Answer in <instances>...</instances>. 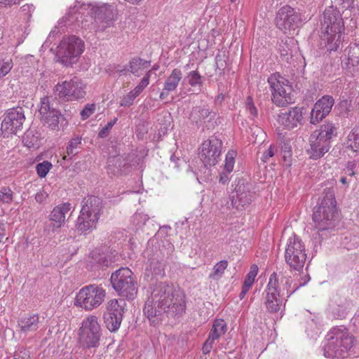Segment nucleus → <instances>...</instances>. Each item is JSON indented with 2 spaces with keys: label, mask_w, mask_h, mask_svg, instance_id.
Here are the masks:
<instances>
[{
  "label": "nucleus",
  "mask_w": 359,
  "mask_h": 359,
  "mask_svg": "<svg viewBox=\"0 0 359 359\" xmlns=\"http://www.w3.org/2000/svg\"><path fill=\"white\" fill-rule=\"evenodd\" d=\"M186 310L184 295L172 284L159 282L154 285L147 299L143 312L151 325H158L165 317L179 318Z\"/></svg>",
  "instance_id": "f257e3e1"
},
{
  "label": "nucleus",
  "mask_w": 359,
  "mask_h": 359,
  "mask_svg": "<svg viewBox=\"0 0 359 359\" xmlns=\"http://www.w3.org/2000/svg\"><path fill=\"white\" fill-rule=\"evenodd\" d=\"M334 191L332 188L325 189L323 197L313 208V221L318 231L333 229L339 222Z\"/></svg>",
  "instance_id": "f03ea898"
},
{
  "label": "nucleus",
  "mask_w": 359,
  "mask_h": 359,
  "mask_svg": "<svg viewBox=\"0 0 359 359\" xmlns=\"http://www.w3.org/2000/svg\"><path fill=\"white\" fill-rule=\"evenodd\" d=\"M344 22L340 11L332 6L324 11L321 22V45L327 50L336 51L342 41Z\"/></svg>",
  "instance_id": "7ed1b4c3"
},
{
  "label": "nucleus",
  "mask_w": 359,
  "mask_h": 359,
  "mask_svg": "<svg viewBox=\"0 0 359 359\" xmlns=\"http://www.w3.org/2000/svg\"><path fill=\"white\" fill-rule=\"evenodd\" d=\"M354 337L344 327H336L330 330L323 346L324 355L332 359L344 358L353 346Z\"/></svg>",
  "instance_id": "20e7f679"
},
{
  "label": "nucleus",
  "mask_w": 359,
  "mask_h": 359,
  "mask_svg": "<svg viewBox=\"0 0 359 359\" xmlns=\"http://www.w3.org/2000/svg\"><path fill=\"white\" fill-rule=\"evenodd\" d=\"M81 209L76 226L81 233L92 231L97 227L102 212V201L95 196H88L81 202Z\"/></svg>",
  "instance_id": "39448f33"
},
{
  "label": "nucleus",
  "mask_w": 359,
  "mask_h": 359,
  "mask_svg": "<svg viewBox=\"0 0 359 359\" xmlns=\"http://www.w3.org/2000/svg\"><path fill=\"white\" fill-rule=\"evenodd\" d=\"M267 81L271 92V101L274 104L283 107L294 102L292 87L287 79L276 73L271 75Z\"/></svg>",
  "instance_id": "423d86ee"
},
{
  "label": "nucleus",
  "mask_w": 359,
  "mask_h": 359,
  "mask_svg": "<svg viewBox=\"0 0 359 359\" xmlns=\"http://www.w3.org/2000/svg\"><path fill=\"white\" fill-rule=\"evenodd\" d=\"M111 283L118 294L128 300L134 299L137 294V282L132 271L128 267L116 270L111 276Z\"/></svg>",
  "instance_id": "0eeeda50"
},
{
  "label": "nucleus",
  "mask_w": 359,
  "mask_h": 359,
  "mask_svg": "<svg viewBox=\"0 0 359 359\" xmlns=\"http://www.w3.org/2000/svg\"><path fill=\"white\" fill-rule=\"evenodd\" d=\"M86 83L80 78L74 76L69 80L58 83L54 87V93L60 100L66 102L79 101L86 95Z\"/></svg>",
  "instance_id": "6e6552de"
},
{
  "label": "nucleus",
  "mask_w": 359,
  "mask_h": 359,
  "mask_svg": "<svg viewBox=\"0 0 359 359\" xmlns=\"http://www.w3.org/2000/svg\"><path fill=\"white\" fill-rule=\"evenodd\" d=\"M90 9V20H93L90 26L87 24L88 20H82L81 23L83 27L95 31H104L107 27H109L112 22L114 20L115 12L114 8L111 5L103 4L102 6L88 5Z\"/></svg>",
  "instance_id": "1a4fd4ad"
},
{
  "label": "nucleus",
  "mask_w": 359,
  "mask_h": 359,
  "mask_svg": "<svg viewBox=\"0 0 359 359\" xmlns=\"http://www.w3.org/2000/svg\"><path fill=\"white\" fill-rule=\"evenodd\" d=\"M101 336V327L95 316L90 315L83 320L79 329V341L83 348L97 347Z\"/></svg>",
  "instance_id": "9d476101"
},
{
  "label": "nucleus",
  "mask_w": 359,
  "mask_h": 359,
  "mask_svg": "<svg viewBox=\"0 0 359 359\" xmlns=\"http://www.w3.org/2000/svg\"><path fill=\"white\" fill-rule=\"evenodd\" d=\"M105 296V290L101 286L89 285L82 287L77 293L75 305L86 311H91L102 304Z\"/></svg>",
  "instance_id": "9b49d317"
},
{
  "label": "nucleus",
  "mask_w": 359,
  "mask_h": 359,
  "mask_svg": "<svg viewBox=\"0 0 359 359\" xmlns=\"http://www.w3.org/2000/svg\"><path fill=\"white\" fill-rule=\"evenodd\" d=\"M306 257L305 245L302 239L296 235L290 237L285 252V262L292 269L300 271L304 266Z\"/></svg>",
  "instance_id": "f8f14e48"
},
{
  "label": "nucleus",
  "mask_w": 359,
  "mask_h": 359,
  "mask_svg": "<svg viewBox=\"0 0 359 359\" xmlns=\"http://www.w3.org/2000/svg\"><path fill=\"white\" fill-rule=\"evenodd\" d=\"M83 41L75 36L65 39L58 46L57 55L65 66L74 63L76 58L83 52Z\"/></svg>",
  "instance_id": "ddd939ff"
},
{
  "label": "nucleus",
  "mask_w": 359,
  "mask_h": 359,
  "mask_svg": "<svg viewBox=\"0 0 359 359\" xmlns=\"http://www.w3.org/2000/svg\"><path fill=\"white\" fill-rule=\"evenodd\" d=\"M52 101L53 99L49 96L41 98L39 104V118L43 126L51 130H58L60 120L62 115L60 110L54 107Z\"/></svg>",
  "instance_id": "4468645a"
},
{
  "label": "nucleus",
  "mask_w": 359,
  "mask_h": 359,
  "mask_svg": "<svg viewBox=\"0 0 359 359\" xmlns=\"http://www.w3.org/2000/svg\"><path fill=\"white\" fill-rule=\"evenodd\" d=\"M275 20L276 27L286 34L299 28L304 19L294 8L285 6L278 10Z\"/></svg>",
  "instance_id": "2eb2a0df"
},
{
  "label": "nucleus",
  "mask_w": 359,
  "mask_h": 359,
  "mask_svg": "<svg viewBox=\"0 0 359 359\" xmlns=\"http://www.w3.org/2000/svg\"><path fill=\"white\" fill-rule=\"evenodd\" d=\"M222 142L216 137L204 141L201 147L199 157L205 167L217 164L222 152Z\"/></svg>",
  "instance_id": "dca6fc26"
},
{
  "label": "nucleus",
  "mask_w": 359,
  "mask_h": 359,
  "mask_svg": "<svg viewBox=\"0 0 359 359\" xmlns=\"http://www.w3.org/2000/svg\"><path fill=\"white\" fill-rule=\"evenodd\" d=\"M25 120V112L22 107L9 109L4 115L1 129L8 134H16L22 129Z\"/></svg>",
  "instance_id": "f3484780"
},
{
  "label": "nucleus",
  "mask_w": 359,
  "mask_h": 359,
  "mask_svg": "<svg viewBox=\"0 0 359 359\" xmlns=\"http://www.w3.org/2000/svg\"><path fill=\"white\" fill-rule=\"evenodd\" d=\"M144 257L147 259L146 271L155 276H163L165 271V253L156 247L149 246L144 252Z\"/></svg>",
  "instance_id": "a211bd4d"
},
{
  "label": "nucleus",
  "mask_w": 359,
  "mask_h": 359,
  "mask_svg": "<svg viewBox=\"0 0 359 359\" xmlns=\"http://www.w3.org/2000/svg\"><path fill=\"white\" fill-rule=\"evenodd\" d=\"M278 283V278L273 276L272 278H269L266 288L264 292V304L268 312L276 313L278 312L283 305V297L284 296L280 294L276 290Z\"/></svg>",
  "instance_id": "6ab92c4d"
},
{
  "label": "nucleus",
  "mask_w": 359,
  "mask_h": 359,
  "mask_svg": "<svg viewBox=\"0 0 359 359\" xmlns=\"http://www.w3.org/2000/svg\"><path fill=\"white\" fill-rule=\"evenodd\" d=\"M71 208L72 205L69 203H63L55 206L48 216L50 223L46 226L45 231L54 233L63 226L65 215Z\"/></svg>",
  "instance_id": "aec40b11"
},
{
  "label": "nucleus",
  "mask_w": 359,
  "mask_h": 359,
  "mask_svg": "<svg viewBox=\"0 0 359 359\" xmlns=\"http://www.w3.org/2000/svg\"><path fill=\"white\" fill-rule=\"evenodd\" d=\"M334 103V98L330 95H324L314 104L311 112V123L316 124L327 116Z\"/></svg>",
  "instance_id": "412c9836"
},
{
  "label": "nucleus",
  "mask_w": 359,
  "mask_h": 359,
  "mask_svg": "<svg viewBox=\"0 0 359 359\" xmlns=\"http://www.w3.org/2000/svg\"><path fill=\"white\" fill-rule=\"evenodd\" d=\"M319 134L312 133L309 137V148L307 149V153L309 157L316 160L323 157L330 148V143L319 136Z\"/></svg>",
  "instance_id": "4be33fe9"
},
{
  "label": "nucleus",
  "mask_w": 359,
  "mask_h": 359,
  "mask_svg": "<svg viewBox=\"0 0 359 359\" xmlns=\"http://www.w3.org/2000/svg\"><path fill=\"white\" fill-rule=\"evenodd\" d=\"M273 276H276V278H278V283L276 287L277 292L283 296H286L287 298L293 294L300 286L304 285V284H300L299 285L293 284V280L291 276H287L283 272H273L270 276L269 278H272Z\"/></svg>",
  "instance_id": "5701e85b"
},
{
  "label": "nucleus",
  "mask_w": 359,
  "mask_h": 359,
  "mask_svg": "<svg viewBox=\"0 0 359 359\" xmlns=\"http://www.w3.org/2000/svg\"><path fill=\"white\" fill-rule=\"evenodd\" d=\"M303 119L302 109L294 107L288 111L278 115V123L287 129H293L300 124Z\"/></svg>",
  "instance_id": "b1692460"
},
{
  "label": "nucleus",
  "mask_w": 359,
  "mask_h": 359,
  "mask_svg": "<svg viewBox=\"0 0 359 359\" xmlns=\"http://www.w3.org/2000/svg\"><path fill=\"white\" fill-rule=\"evenodd\" d=\"M39 316L38 314L25 316L18 322V326L22 333L27 334L36 331L39 327Z\"/></svg>",
  "instance_id": "393cba45"
},
{
  "label": "nucleus",
  "mask_w": 359,
  "mask_h": 359,
  "mask_svg": "<svg viewBox=\"0 0 359 359\" xmlns=\"http://www.w3.org/2000/svg\"><path fill=\"white\" fill-rule=\"evenodd\" d=\"M126 303L123 299H113L109 300L106 304V311L104 314L117 316L123 318L126 310Z\"/></svg>",
  "instance_id": "a878e982"
},
{
  "label": "nucleus",
  "mask_w": 359,
  "mask_h": 359,
  "mask_svg": "<svg viewBox=\"0 0 359 359\" xmlns=\"http://www.w3.org/2000/svg\"><path fill=\"white\" fill-rule=\"evenodd\" d=\"M251 195L245 191L241 187L236 189L235 193L231 196V205L236 209H240L251 201Z\"/></svg>",
  "instance_id": "bb28decb"
},
{
  "label": "nucleus",
  "mask_w": 359,
  "mask_h": 359,
  "mask_svg": "<svg viewBox=\"0 0 359 359\" xmlns=\"http://www.w3.org/2000/svg\"><path fill=\"white\" fill-rule=\"evenodd\" d=\"M182 78V71L177 68L174 69L167 77L164 83V90L174 91L177 89Z\"/></svg>",
  "instance_id": "cd10ccee"
},
{
  "label": "nucleus",
  "mask_w": 359,
  "mask_h": 359,
  "mask_svg": "<svg viewBox=\"0 0 359 359\" xmlns=\"http://www.w3.org/2000/svg\"><path fill=\"white\" fill-rule=\"evenodd\" d=\"M41 134L36 130H28L23 136L25 146L29 149H36L40 145Z\"/></svg>",
  "instance_id": "c85d7f7f"
},
{
  "label": "nucleus",
  "mask_w": 359,
  "mask_h": 359,
  "mask_svg": "<svg viewBox=\"0 0 359 359\" xmlns=\"http://www.w3.org/2000/svg\"><path fill=\"white\" fill-rule=\"evenodd\" d=\"M346 149L355 153V156L359 154V128H354L348 134L346 141Z\"/></svg>",
  "instance_id": "c756f323"
},
{
  "label": "nucleus",
  "mask_w": 359,
  "mask_h": 359,
  "mask_svg": "<svg viewBox=\"0 0 359 359\" xmlns=\"http://www.w3.org/2000/svg\"><path fill=\"white\" fill-rule=\"evenodd\" d=\"M315 133L319 134L320 137L326 139L329 141L332 138L333 136L337 135V128L332 123H325L322 125L318 130L313 131Z\"/></svg>",
  "instance_id": "7c9ffc66"
},
{
  "label": "nucleus",
  "mask_w": 359,
  "mask_h": 359,
  "mask_svg": "<svg viewBox=\"0 0 359 359\" xmlns=\"http://www.w3.org/2000/svg\"><path fill=\"white\" fill-rule=\"evenodd\" d=\"M227 331V325L223 319L215 320L209 334L217 340Z\"/></svg>",
  "instance_id": "2f4dec72"
},
{
  "label": "nucleus",
  "mask_w": 359,
  "mask_h": 359,
  "mask_svg": "<svg viewBox=\"0 0 359 359\" xmlns=\"http://www.w3.org/2000/svg\"><path fill=\"white\" fill-rule=\"evenodd\" d=\"M104 323L106 327L111 332H116L122 323L123 318L117 316L103 314Z\"/></svg>",
  "instance_id": "473e14b6"
},
{
  "label": "nucleus",
  "mask_w": 359,
  "mask_h": 359,
  "mask_svg": "<svg viewBox=\"0 0 359 359\" xmlns=\"http://www.w3.org/2000/svg\"><path fill=\"white\" fill-rule=\"evenodd\" d=\"M292 42L293 39H289L285 41H282L279 45V52L280 54V57L287 62H289L290 60L292 59L293 56V50L290 45V43H292Z\"/></svg>",
  "instance_id": "72a5a7b5"
},
{
  "label": "nucleus",
  "mask_w": 359,
  "mask_h": 359,
  "mask_svg": "<svg viewBox=\"0 0 359 359\" xmlns=\"http://www.w3.org/2000/svg\"><path fill=\"white\" fill-rule=\"evenodd\" d=\"M149 63V61L140 57H134L129 62L128 70L133 74L138 75L139 72L146 68Z\"/></svg>",
  "instance_id": "f704fd0d"
},
{
  "label": "nucleus",
  "mask_w": 359,
  "mask_h": 359,
  "mask_svg": "<svg viewBox=\"0 0 359 359\" xmlns=\"http://www.w3.org/2000/svg\"><path fill=\"white\" fill-rule=\"evenodd\" d=\"M228 265L229 263L226 260H222L216 263L213 266L212 273L209 275V278L216 280L220 279L223 276Z\"/></svg>",
  "instance_id": "c9c22d12"
},
{
  "label": "nucleus",
  "mask_w": 359,
  "mask_h": 359,
  "mask_svg": "<svg viewBox=\"0 0 359 359\" xmlns=\"http://www.w3.org/2000/svg\"><path fill=\"white\" fill-rule=\"evenodd\" d=\"M82 138L76 136L72 138L67 146V156L72 157L76 156L81 148Z\"/></svg>",
  "instance_id": "e433bc0d"
},
{
  "label": "nucleus",
  "mask_w": 359,
  "mask_h": 359,
  "mask_svg": "<svg viewBox=\"0 0 359 359\" xmlns=\"http://www.w3.org/2000/svg\"><path fill=\"white\" fill-rule=\"evenodd\" d=\"M348 56V64H351L353 67L359 65V43L350 44Z\"/></svg>",
  "instance_id": "4c0bfd02"
},
{
  "label": "nucleus",
  "mask_w": 359,
  "mask_h": 359,
  "mask_svg": "<svg viewBox=\"0 0 359 359\" xmlns=\"http://www.w3.org/2000/svg\"><path fill=\"white\" fill-rule=\"evenodd\" d=\"M348 307L349 304L346 300H340V304L332 306V313L337 318H344L347 315Z\"/></svg>",
  "instance_id": "58836bf2"
},
{
  "label": "nucleus",
  "mask_w": 359,
  "mask_h": 359,
  "mask_svg": "<svg viewBox=\"0 0 359 359\" xmlns=\"http://www.w3.org/2000/svg\"><path fill=\"white\" fill-rule=\"evenodd\" d=\"M151 71H148L144 77L142 79L138 85L131 91L137 97L144 90V89L149 85L151 77Z\"/></svg>",
  "instance_id": "ea45409f"
},
{
  "label": "nucleus",
  "mask_w": 359,
  "mask_h": 359,
  "mask_svg": "<svg viewBox=\"0 0 359 359\" xmlns=\"http://www.w3.org/2000/svg\"><path fill=\"white\" fill-rule=\"evenodd\" d=\"M35 10V7L33 4H25L20 7V16L22 20L29 22L32 18V13Z\"/></svg>",
  "instance_id": "a19ab883"
},
{
  "label": "nucleus",
  "mask_w": 359,
  "mask_h": 359,
  "mask_svg": "<svg viewBox=\"0 0 359 359\" xmlns=\"http://www.w3.org/2000/svg\"><path fill=\"white\" fill-rule=\"evenodd\" d=\"M236 155L237 153L234 150H230L227 152L224 164V169L227 173H230L233 170Z\"/></svg>",
  "instance_id": "79ce46f5"
},
{
  "label": "nucleus",
  "mask_w": 359,
  "mask_h": 359,
  "mask_svg": "<svg viewBox=\"0 0 359 359\" xmlns=\"http://www.w3.org/2000/svg\"><path fill=\"white\" fill-rule=\"evenodd\" d=\"M258 273V266L256 264H252L250 266V271L245 276L243 285L245 287H251L255 282V278Z\"/></svg>",
  "instance_id": "37998d69"
},
{
  "label": "nucleus",
  "mask_w": 359,
  "mask_h": 359,
  "mask_svg": "<svg viewBox=\"0 0 359 359\" xmlns=\"http://www.w3.org/2000/svg\"><path fill=\"white\" fill-rule=\"evenodd\" d=\"M148 219L149 216L142 212H136L132 217V222L137 228L142 227Z\"/></svg>",
  "instance_id": "c03bdc74"
},
{
  "label": "nucleus",
  "mask_w": 359,
  "mask_h": 359,
  "mask_svg": "<svg viewBox=\"0 0 359 359\" xmlns=\"http://www.w3.org/2000/svg\"><path fill=\"white\" fill-rule=\"evenodd\" d=\"M186 79H187L188 83L193 87L201 86L202 83V76L196 70L189 72Z\"/></svg>",
  "instance_id": "a18cd8bd"
},
{
  "label": "nucleus",
  "mask_w": 359,
  "mask_h": 359,
  "mask_svg": "<svg viewBox=\"0 0 359 359\" xmlns=\"http://www.w3.org/2000/svg\"><path fill=\"white\" fill-rule=\"evenodd\" d=\"M53 165L50 162L48 161H43L41 163H39L36 166V170L38 175L40 177H45L50 170L52 168Z\"/></svg>",
  "instance_id": "49530a36"
},
{
  "label": "nucleus",
  "mask_w": 359,
  "mask_h": 359,
  "mask_svg": "<svg viewBox=\"0 0 359 359\" xmlns=\"http://www.w3.org/2000/svg\"><path fill=\"white\" fill-rule=\"evenodd\" d=\"M13 192L9 187H2L0 190V202L10 203L13 201Z\"/></svg>",
  "instance_id": "de8ad7c7"
},
{
  "label": "nucleus",
  "mask_w": 359,
  "mask_h": 359,
  "mask_svg": "<svg viewBox=\"0 0 359 359\" xmlns=\"http://www.w3.org/2000/svg\"><path fill=\"white\" fill-rule=\"evenodd\" d=\"M246 110L249 114V118L254 119L258 116V111L257 107L255 106L252 99L251 97H248L246 100Z\"/></svg>",
  "instance_id": "09e8293b"
},
{
  "label": "nucleus",
  "mask_w": 359,
  "mask_h": 359,
  "mask_svg": "<svg viewBox=\"0 0 359 359\" xmlns=\"http://www.w3.org/2000/svg\"><path fill=\"white\" fill-rule=\"evenodd\" d=\"M13 65V64L11 59L6 61H0V79L8 74Z\"/></svg>",
  "instance_id": "8fccbe9b"
},
{
  "label": "nucleus",
  "mask_w": 359,
  "mask_h": 359,
  "mask_svg": "<svg viewBox=\"0 0 359 359\" xmlns=\"http://www.w3.org/2000/svg\"><path fill=\"white\" fill-rule=\"evenodd\" d=\"M137 96L130 90L127 95H124L120 102L121 107H130L133 104L134 100Z\"/></svg>",
  "instance_id": "3c124183"
},
{
  "label": "nucleus",
  "mask_w": 359,
  "mask_h": 359,
  "mask_svg": "<svg viewBox=\"0 0 359 359\" xmlns=\"http://www.w3.org/2000/svg\"><path fill=\"white\" fill-rule=\"evenodd\" d=\"M118 118L116 117L114 118L113 120L110 121L107 123V124L102 128V130L98 133V137L100 138H104L107 137L109 134V132L112 127L115 125Z\"/></svg>",
  "instance_id": "603ef678"
},
{
  "label": "nucleus",
  "mask_w": 359,
  "mask_h": 359,
  "mask_svg": "<svg viewBox=\"0 0 359 359\" xmlns=\"http://www.w3.org/2000/svg\"><path fill=\"white\" fill-rule=\"evenodd\" d=\"M95 105L94 104H87L81 111L80 115L82 120L88 118L95 111Z\"/></svg>",
  "instance_id": "864d4df0"
},
{
  "label": "nucleus",
  "mask_w": 359,
  "mask_h": 359,
  "mask_svg": "<svg viewBox=\"0 0 359 359\" xmlns=\"http://www.w3.org/2000/svg\"><path fill=\"white\" fill-rule=\"evenodd\" d=\"M217 340V339H215V337H212L211 335L208 334V337L205 340V343L203 344L202 351L203 354H208L211 350L212 349L213 344H215V341Z\"/></svg>",
  "instance_id": "5fc2aeb1"
},
{
  "label": "nucleus",
  "mask_w": 359,
  "mask_h": 359,
  "mask_svg": "<svg viewBox=\"0 0 359 359\" xmlns=\"http://www.w3.org/2000/svg\"><path fill=\"white\" fill-rule=\"evenodd\" d=\"M274 149H275L274 146L270 145L269 148L263 153V154L261 157V161L264 163L267 162L270 158H271L274 156V154H275Z\"/></svg>",
  "instance_id": "6e6d98bb"
},
{
  "label": "nucleus",
  "mask_w": 359,
  "mask_h": 359,
  "mask_svg": "<svg viewBox=\"0 0 359 359\" xmlns=\"http://www.w3.org/2000/svg\"><path fill=\"white\" fill-rule=\"evenodd\" d=\"M356 166V160L348 161L346 163V168H345V172L346 175L349 176H354L355 172L354 171Z\"/></svg>",
  "instance_id": "4d7b16f0"
},
{
  "label": "nucleus",
  "mask_w": 359,
  "mask_h": 359,
  "mask_svg": "<svg viewBox=\"0 0 359 359\" xmlns=\"http://www.w3.org/2000/svg\"><path fill=\"white\" fill-rule=\"evenodd\" d=\"M48 196V193L44 189H42L36 193L35 199L39 203H42L46 200Z\"/></svg>",
  "instance_id": "13d9d810"
},
{
  "label": "nucleus",
  "mask_w": 359,
  "mask_h": 359,
  "mask_svg": "<svg viewBox=\"0 0 359 359\" xmlns=\"http://www.w3.org/2000/svg\"><path fill=\"white\" fill-rule=\"evenodd\" d=\"M196 111L199 114L200 118L203 119L208 118L211 114V111L210 110V109L205 107L199 108L198 109H196L195 111Z\"/></svg>",
  "instance_id": "bf43d9fd"
},
{
  "label": "nucleus",
  "mask_w": 359,
  "mask_h": 359,
  "mask_svg": "<svg viewBox=\"0 0 359 359\" xmlns=\"http://www.w3.org/2000/svg\"><path fill=\"white\" fill-rule=\"evenodd\" d=\"M97 263L102 266V267H107L111 262L109 260L105 255H100V259L97 260Z\"/></svg>",
  "instance_id": "052dcab7"
},
{
  "label": "nucleus",
  "mask_w": 359,
  "mask_h": 359,
  "mask_svg": "<svg viewBox=\"0 0 359 359\" xmlns=\"http://www.w3.org/2000/svg\"><path fill=\"white\" fill-rule=\"evenodd\" d=\"M219 181V182H221L222 184H226L229 181V177H228L227 174L224 173V172L220 174Z\"/></svg>",
  "instance_id": "680f3d73"
},
{
  "label": "nucleus",
  "mask_w": 359,
  "mask_h": 359,
  "mask_svg": "<svg viewBox=\"0 0 359 359\" xmlns=\"http://www.w3.org/2000/svg\"><path fill=\"white\" fill-rule=\"evenodd\" d=\"M249 290L250 287H245V285H243L242 290L239 294V297L241 299H243L245 297L246 293L248 292Z\"/></svg>",
  "instance_id": "e2e57ef3"
},
{
  "label": "nucleus",
  "mask_w": 359,
  "mask_h": 359,
  "mask_svg": "<svg viewBox=\"0 0 359 359\" xmlns=\"http://www.w3.org/2000/svg\"><path fill=\"white\" fill-rule=\"evenodd\" d=\"M224 95L223 93H219L215 99V103L216 104H222V102L224 101Z\"/></svg>",
  "instance_id": "0e129e2a"
},
{
  "label": "nucleus",
  "mask_w": 359,
  "mask_h": 359,
  "mask_svg": "<svg viewBox=\"0 0 359 359\" xmlns=\"http://www.w3.org/2000/svg\"><path fill=\"white\" fill-rule=\"evenodd\" d=\"M170 91H167V90H164V88L163 89V91L160 93V95H159V98L161 100H164L165 99L168 95V93H170Z\"/></svg>",
  "instance_id": "69168bd1"
},
{
  "label": "nucleus",
  "mask_w": 359,
  "mask_h": 359,
  "mask_svg": "<svg viewBox=\"0 0 359 359\" xmlns=\"http://www.w3.org/2000/svg\"><path fill=\"white\" fill-rule=\"evenodd\" d=\"M76 11H77L76 6H74V7H70L69 11L67 14V15H68L67 20H69V18L72 15V13H76Z\"/></svg>",
  "instance_id": "338daca9"
},
{
  "label": "nucleus",
  "mask_w": 359,
  "mask_h": 359,
  "mask_svg": "<svg viewBox=\"0 0 359 359\" xmlns=\"http://www.w3.org/2000/svg\"><path fill=\"white\" fill-rule=\"evenodd\" d=\"M350 1H351V0H343L342 8H348L350 6Z\"/></svg>",
  "instance_id": "774afa93"
}]
</instances>
